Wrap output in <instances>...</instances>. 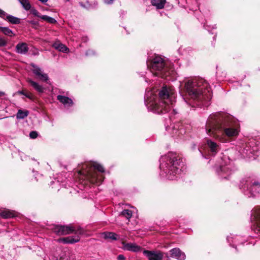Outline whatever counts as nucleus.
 <instances>
[{
  "label": "nucleus",
  "mask_w": 260,
  "mask_h": 260,
  "mask_svg": "<svg viewBox=\"0 0 260 260\" xmlns=\"http://www.w3.org/2000/svg\"><path fill=\"white\" fill-rule=\"evenodd\" d=\"M29 23L32 24H36V22L34 21H29Z\"/></svg>",
  "instance_id": "a19ab883"
},
{
  "label": "nucleus",
  "mask_w": 260,
  "mask_h": 260,
  "mask_svg": "<svg viewBox=\"0 0 260 260\" xmlns=\"http://www.w3.org/2000/svg\"><path fill=\"white\" fill-rule=\"evenodd\" d=\"M147 67L154 75L161 78H167L174 73L173 70L169 69L167 63L159 56H156L151 61H147Z\"/></svg>",
  "instance_id": "39448f33"
},
{
  "label": "nucleus",
  "mask_w": 260,
  "mask_h": 260,
  "mask_svg": "<svg viewBox=\"0 0 260 260\" xmlns=\"http://www.w3.org/2000/svg\"><path fill=\"white\" fill-rule=\"evenodd\" d=\"M207 144L212 154L214 155L219 150V146L211 140L207 141Z\"/></svg>",
  "instance_id": "a211bd4d"
},
{
  "label": "nucleus",
  "mask_w": 260,
  "mask_h": 260,
  "mask_svg": "<svg viewBox=\"0 0 260 260\" xmlns=\"http://www.w3.org/2000/svg\"><path fill=\"white\" fill-rule=\"evenodd\" d=\"M166 0H151V4L158 9L164 8Z\"/></svg>",
  "instance_id": "412c9836"
},
{
  "label": "nucleus",
  "mask_w": 260,
  "mask_h": 260,
  "mask_svg": "<svg viewBox=\"0 0 260 260\" xmlns=\"http://www.w3.org/2000/svg\"><path fill=\"white\" fill-rule=\"evenodd\" d=\"M117 259L118 260H124V256L122 255V254H120L117 257Z\"/></svg>",
  "instance_id": "4c0bfd02"
},
{
  "label": "nucleus",
  "mask_w": 260,
  "mask_h": 260,
  "mask_svg": "<svg viewBox=\"0 0 260 260\" xmlns=\"http://www.w3.org/2000/svg\"><path fill=\"white\" fill-rule=\"evenodd\" d=\"M75 236H69L66 238H59L57 240L59 243H63L64 244H74L80 241V238L79 234H77Z\"/></svg>",
  "instance_id": "4468645a"
},
{
  "label": "nucleus",
  "mask_w": 260,
  "mask_h": 260,
  "mask_svg": "<svg viewBox=\"0 0 260 260\" xmlns=\"http://www.w3.org/2000/svg\"><path fill=\"white\" fill-rule=\"evenodd\" d=\"M232 118L225 114L216 113L211 115L207 121L206 131L208 135H214V131L222 129L229 137L238 135V127L231 122Z\"/></svg>",
  "instance_id": "7ed1b4c3"
},
{
  "label": "nucleus",
  "mask_w": 260,
  "mask_h": 260,
  "mask_svg": "<svg viewBox=\"0 0 260 260\" xmlns=\"http://www.w3.org/2000/svg\"><path fill=\"white\" fill-rule=\"evenodd\" d=\"M0 17L3 18L6 17V19L12 24H17L20 23V19L11 15H7L1 9H0Z\"/></svg>",
  "instance_id": "2eb2a0df"
},
{
  "label": "nucleus",
  "mask_w": 260,
  "mask_h": 260,
  "mask_svg": "<svg viewBox=\"0 0 260 260\" xmlns=\"http://www.w3.org/2000/svg\"><path fill=\"white\" fill-rule=\"evenodd\" d=\"M0 31L3 32L5 35L10 37L14 35L12 30L7 27L0 26Z\"/></svg>",
  "instance_id": "bb28decb"
},
{
  "label": "nucleus",
  "mask_w": 260,
  "mask_h": 260,
  "mask_svg": "<svg viewBox=\"0 0 260 260\" xmlns=\"http://www.w3.org/2000/svg\"><path fill=\"white\" fill-rule=\"evenodd\" d=\"M28 115V112L27 111H22L19 110L17 114V118L18 119H24Z\"/></svg>",
  "instance_id": "c85d7f7f"
},
{
  "label": "nucleus",
  "mask_w": 260,
  "mask_h": 260,
  "mask_svg": "<svg viewBox=\"0 0 260 260\" xmlns=\"http://www.w3.org/2000/svg\"><path fill=\"white\" fill-rule=\"evenodd\" d=\"M238 238H239V237H235V238L234 239L236 240V239H237Z\"/></svg>",
  "instance_id": "c03bdc74"
},
{
  "label": "nucleus",
  "mask_w": 260,
  "mask_h": 260,
  "mask_svg": "<svg viewBox=\"0 0 260 260\" xmlns=\"http://www.w3.org/2000/svg\"><path fill=\"white\" fill-rule=\"evenodd\" d=\"M185 89L190 98L197 100L199 105L207 106L212 99V93L209 84L203 79H188L185 83Z\"/></svg>",
  "instance_id": "f03ea898"
},
{
  "label": "nucleus",
  "mask_w": 260,
  "mask_h": 260,
  "mask_svg": "<svg viewBox=\"0 0 260 260\" xmlns=\"http://www.w3.org/2000/svg\"><path fill=\"white\" fill-rule=\"evenodd\" d=\"M123 246L125 250L133 252H138L141 249V247L135 243H123Z\"/></svg>",
  "instance_id": "6ab92c4d"
},
{
  "label": "nucleus",
  "mask_w": 260,
  "mask_h": 260,
  "mask_svg": "<svg viewBox=\"0 0 260 260\" xmlns=\"http://www.w3.org/2000/svg\"><path fill=\"white\" fill-rule=\"evenodd\" d=\"M170 256L178 260H184L186 258L185 253L179 248H174L170 250Z\"/></svg>",
  "instance_id": "ddd939ff"
},
{
  "label": "nucleus",
  "mask_w": 260,
  "mask_h": 260,
  "mask_svg": "<svg viewBox=\"0 0 260 260\" xmlns=\"http://www.w3.org/2000/svg\"><path fill=\"white\" fill-rule=\"evenodd\" d=\"M23 8L26 11L30 10L31 6L28 0H18Z\"/></svg>",
  "instance_id": "a878e982"
},
{
  "label": "nucleus",
  "mask_w": 260,
  "mask_h": 260,
  "mask_svg": "<svg viewBox=\"0 0 260 260\" xmlns=\"http://www.w3.org/2000/svg\"><path fill=\"white\" fill-rule=\"evenodd\" d=\"M53 46L55 49L62 52H66L69 50V49L64 45L61 43H54Z\"/></svg>",
  "instance_id": "b1692460"
},
{
  "label": "nucleus",
  "mask_w": 260,
  "mask_h": 260,
  "mask_svg": "<svg viewBox=\"0 0 260 260\" xmlns=\"http://www.w3.org/2000/svg\"><path fill=\"white\" fill-rule=\"evenodd\" d=\"M57 99L64 105L71 106L73 104L72 100L67 96L58 95L57 96Z\"/></svg>",
  "instance_id": "aec40b11"
},
{
  "label": "nucleus",
  "mask_w": 260,
  "mask_h": 260,
  "mask_svg": "<svg viewBox=\"0 0 260 260\" xmlns=\"http://www.w3.org/2000/svg\"><path fill=\"white\" fill-rule=\"evenodd\" d=\"M215 171L221 179H227L232 172V166L230 160L222 159L218 165H216Z\"/></svg>",
  "instance_id": "6e6552de"
},
{
  "label": "nucleus",
  "mask_w": 260,
  "mask_h": 260,
  "mask_svg": "<svg viewBox=\"0 0 260 260\" xmlns=\"http://www.w3.org/2000/svg\"><path fill=\"white\" fill-rule=\"evenodd\" d=\"M30 13L35 16L40 18L41 15L40 13L34 8L30 9Z\"/></svg>",
  "instance_id": "7c9ffc66"
},
{
  "label": "nucleus",
  "mask_w": 260,
  "mask_h": 260,
  "mask_svg": "<svg viewBox=\"0 0 260 260\" xmlns=\"http://www.w3.org/2000/svg\"><path fill=\"white\" fill-rule=\"evenodd\" d=\"M240 188L248 197L255 196L260 193V183L252 182L250 179L243 180L241 182Z\"/></svg>",
  "instance_id": "0eeeda50"
},
{
  "label": "nucleus",
  "mask_w": 260,
  "mask_h": 260,
  "mask_svg": "<svg viewBox=\"0 0 260 260\" xmlns=\"http://www.w3.org/2000/svg\"><path fill=\"white\" fill-rule=\"evenodd\" d=\"M160 161V175L169 180L175 179L184 166L182 159L172 152L161 156Z\"/></svg>",
  "instance_id": "20e7f679"
},
{
  "label": "nucleus",
  "mask_w": 260,
  "mask_h": 260,
  "mask_svg": "<svg viewBox=\"0 0 260 260\" xmlns=\"http://www.w3.org/2000/svg\"><path fill=\"white\" fill-rule=\"evenodd\" d=\"M242 153H245L246 154H247V151H246V152H244V151H243V152Z\"/></svg>",
  "instance_id": "79ce46f5"
},
{
  "label": "nucleus",
  "mask_w": 260,
  "mask_h": 260,
  "mask_svg": "<svg viewBox=\"0 0 260 260\" xmlns=\"http://www.w3.org/2000/svg\"><path fill=\"white\" fill-rule=\"evenodd\" d=\"M251 219L255 230L257 233L260 232V207H256L252 210Z\"/></svg>",
  "instance_id": "9d476101"
},
{
  "label": "nucleus",
  "mask_w": 260,
  "mask_h": 260,
  "mask_svg": "<svg viewBox=\"0 0 260 260\" xmlns=\"http://www.w3.org/2000/svg\"><path fill=\"white\" fill-rule=\"evenodd\" d=\"M132 211L128 209L123 210L120 213V215L125 217L128 220V221H129V220L132 216Z\"/></svg>",
  "instance_id": "393cba45"
},
{
  "label": "nucleus",
  "mask_w": 260,
  "mask_h": 260,
  "mask_svg": "<svg viewBox=\"0 0 260 260\" xmlns=\"http://www.w3.org/2000/svg\"><path fill=\"white\" fill-rule=\"evenodd\" d=\"M104 3L107 4H112L113 3L114 0H104Z\"/></svg>",
  "instance_id": "e433bc0d"
},
{
  "label": "nucleus",
  "mask_w": 260,
  "mask_h": 260,
  "mask_svg": "<svg viewBox=\"0 0 260 260\" xmlns=\"http://www.w3.org/2000/svg\"><path fill=\"white\" fill-rule=\"evenodd\" d=\"M18 93L25 95L26 98L32 100L33 99V95L30 92H26L23 90H19L18 91Z\"/></svg>",
  "instance_id": "c756f323"
},
{
  "label": "nucleus",
  "mask_w": 260,
  "mask_h": 260,
  "mask_svg": "<svg viewBox=\"0 0 260 260\" xmlns=\"http://www.w3.org/2000/svg\"><path fill=\"white\" fill-rule=\"evenodd\" d=\"M0 216L4 218H9L14 217V213L9 210H4L0 212Z\"/></svg>",
  "instance_id": "4be33fe9"
},
{
  "label": "nucleus",
  "mask_w": 260,
  "mask_h": 260,
  "mask_svg": "<svg viewBox=\"0 0 260 260\" xmlns=\"http://www.w3.org/2000/svg\"><path fill=\"white\" fill-rule=\"evenodd\" d=\"M86 55H91L94 54V52L93 50H89L86 53Z\"/></svg>",
  "instance_id": "f704fd0d"
},
{
  "label": "nucleus",
  "mask_w": 260,
  "mask_h": 260,
  "mask_svg": "<svg viewBox=\"0 0 260 260\" xmlns=\"http://www.w3.org/2000/svg\"><path fill=\"white\" fill-rule=\"evenodd\" d=\"M157 101L156 94L152 91H147L145 96V104L148 109L157 114L168 112L175 102V95L166 86H164L159 92Z\"/></svg>",
  "instance_id": "f257e3e1"
},
{
  "label": "nucleus",
  "mask_w": 260,
  "mask_h": 260,
  "mask_svg": "<svg viewBox=\"0 0 260 260\" xmlns=\"http://www.w3.org/2000/svg\"><path fill=\"white\" fill-rule=\"evenodd\" d=\"M5 94V92L3 91H0V97L4 96Z\"/></svg>",
  "instance_id": "ea45409f"
},
{
  "label": "nucleus",
  "mask_w": 260,
  "mask_h": 260,
  "mask_svg": "<svg viewBox=\"0 0 260 260\" xmlns=\"http://www.w3.org/2000/svg\"><path fill=\"white\" fill-rule=\"evenodd\" d=\"M105 239H110L113 240H117L118 235L112 232H104L103 233Z\"/></svg>",
  "instance_id": "5701e85b"
},
{
  "label": "nucleus",
  "mask_w": 260,
  "mask_h": 260,
  "mask_svg": "<svg viewBox=\"0 0 260 260\" xmlns=\"http://www.w3.org/2000/svg\"><path fill=\"white\" fill-rule=\"evenodd\" d=\"M7 44V41L3 38H0V47H4Z\"/></svg>",
  "instance_id": "72a5a7b5"
},
{
  "label": "nucleus",
  "mask_w": 260,
  "mask_h": 260,
  "mask_svg": "<svg viewBox=\"0 0 260 260\" xmlns=\"http://www.w3.org/2000/svg\"><path fill=\"white\" fill-rule=\"evenodd\" d=\"M29 50L28 45L25 43H19L16 46V51L20 54H26Z\"/></svg>",
  "instance_id": "dca6fc26"
},
{
  "label": "nucleus",
  "mask_w": 260,
  "mask_h": 260,
  "mask_svg": "<svg viewBox=\"0 0 260 260\" xmlns=\"http://www.w3.org/2000/svg\"><path fill=\"white\" fill-rule=\"evenodd\" d=\"M38 136V133L36 131H32L29 133V137L32 139H35Z\"/></svg>",
  "instance_id": "473e14b6"
},
{
  "label": "nucleus",
  "mask_w": 260,
  "mask_h": 260,
  "mask_svg": "<svg viewBox=\"0 0 260 260\" xmlns=\"http://www.w3.org/2000/svg\"><path fill=\"white\" fill-rule=\"evenodd\" d=\"M27 82L29 83L31 86L36 90L39 93H43L44 92L45 88L38 83L30 79H27Z\"/></svg>",
  "instance_id": "f3484780"
},
{
  "label": "nucleus",
  "mask_w": 260,
  "mask_h": 260,
  "mask_svg": "<svg viewBox=\"0 0 260 260\" xmlns=\"http://www.w3.org/2000/svg\"><path fill=\"white\" fill-rule=\"evenodd\" d=\"M53 232L58 235H65L72 233L82 235L84 230L80 227L76 228L72 225H55L52 228Z\"/></svg>",
  "instance_id": "1a4fd4ad"
},
{
  "label": "nucleus",
  "mask_w": 260,
  "mask_h": 260,
  "mask_svg": "<svg viewBox=\"0 0 260 260\" xmlns=\"http://www.w3.org/2000/svg\"><path fill=\"white\" fill-rule=\"evenodd\" d=\"M38 1L43 4H45L48 1V0H38Z\"/></svg>",
  "instance_id": "58836bf2"
},
{
  "label": "nucleus",
  "mask_w": 260,
  "mask_h": 260,
  "mask_svg": "<svg viewBox=\"0 0 260 260\" xmlns=\"http://www.w3.org/2000/svg\"><path fill=\"white\" fill-rule=\"evenodd\" d=\"M215 135L220 140L221 142L224 143L227 141L226 139H222V137H219V136L217 135L216 133V134H215Z\"/></svg>",
  "instance_id": "c9c22d12"
},
{
  "label": "nucleus",
  "mask_w": 260,
  "mask_h": 260,
  "mask_svg": "<svg viewBox=\"0 0 260 260\" xmlns=\"http://www.w3.org/2000/svg\"><path fill=\"white\" fill-rule=\"evenodd\" d=\"M95 170L101 173L105 171L102 166L96 162H94L88 170L83 172L80 171L79 174L82 176L84 179H86L92 184L101 183L104 179V177L102 175L98 174Z\"/></svg>",
  "instance_id": "423d86ee"
},
{
  "label": "nucleus",
  "mask_w": 260,
  "mask_h": 260,
  "mask_svg": "<svg viewBox=\"0 0 260 260\" xmlns=\"http://www.w3.org/2000/svg\"><path fill=\"white\" fill-rule=\"evenodd\" d=\"M183 132L185 133V132H184V131L182 130L181 128H179V129H177L175 128L173 130V134H175L176 135H177L178 136H179V134L182 135Z\"/></svg>",
  "instance_id": "2f4dec72"
},
{
  "label": "nucleus",
  "mask_w": 260,
  "mask_h": 260,
  "mask_svg": "<svg viewBox=\"0 0 260 260\" xmlns=\"http://www.w3.org/2000/svg\"><path fill=\"white\" fill-rule=\"evenodd\" d=\"M40 18L50 24L56 23V20L54 18L47 15H41Z\"/></svg>",
  "instance_id": "cd10ccee"
},
{
  "label": "nucleus",
  "mask_w": 260,
  "mask_h": 260,
  "mask_svg": "<svg viewBox=\"0 0 260 260\" xmlns=\"http://www.w3.org/2000/svg\"><path fill=\"white\" fill-rule=\"evenodd\" d=\"M143 254L149 260H162L163 258V254L160 251L144 250Z\"/></svg>",
  "instance_id": "9b49d317"
},
{
  "label": "nucleus",
  "mask_w": 260,
  "mask_h": 260,
  "mask_svg": "<svg viewBox=\"0 0 260 260\" xmlns=\"http://www.w3.org/2000/svg\"><path fill=\"white\" fill-rule=\"evenodd\" d=\"M227 240H228L229 241H230V238H229V237H228V238H227Z\"/></svg>",
  "instance_id": "37998d69"
},
{
  "label": "nucleus",
  "mask_w": 260,
  "mask_h": 260,
  "mask_svg": "<svg viewBox=\"0 0 260 260\" xmlns=\"http://www.w3.org/2000/svg\"><path fill=\"white\" fill-rule=\"evenodd\" d=\"M31 66L33 68V69L32 70V73L36 76H38L41 80L48 83L47 81L49 79L48 75L47 74L43 73L42 72L41 68L38 67L35 64H31Z\"/></svg>",
  "instance_id": "f8f14e48"
}]
</instances>
